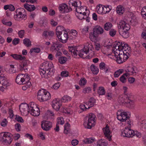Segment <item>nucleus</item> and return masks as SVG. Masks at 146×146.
Wrapping results in <instances>:
<instances>
[{
  "instance_id": "6",
  "label": "nucleus",
  "mask_w": 146,
  "mask_h": 146,
  "mask_svg": "<svg viewBox=\"0 0 146 146\" xmlns=\"http://www.w3.org/2000/svg\"><path fill=\"white\" fill-rule=\"evenodd\" d=\"M81 3L80 1L77 2L75 0H70L69 2L70 5H72L76 8V10L78 13H83L84 15H86V13L84 11H89L87 10L86 8H83L81 6Z\"/></svg>"
},
{
  "instance_id": "16",
  "label": "nucleus",
  "mask_w": 146,
  "mask_h": 146,
  "mask_svg": "<svg viewBox=\"0 0 146 146\" xmlns=\"http://www.w3.org/2000/svg\"><path fill=\"white\" fill-rule=\"evenodd\" d=\"M30 104V103L29 104L26 103H22L19 106V109L23 115L26 116L29 113Z\"/></svg>"
},
{
  "instance_id": "20",
  "label": "nucleus",
  "mask_w": 146,
  "mask_h": 146,
  "mask_svg": "<svg viewBox=\"0 0 146 146\" xmlns=\"http://www.w3.org/2000/svg\"><path fill=\"white\" fill-rule=\"evenodd\" d=\"M41 126L42 129L45 131H48L52 127V123L51 122L47 121H43L41 122Z\"/></svg>"
},
{
  "instance_id": "12",
  "label": "nucleus",
  "mask_w": 146,
  "mask_h": 146,
  "mask_svg": "<svg viewBox=\"0 0 146 146\" xmlns=\"http://www.w3.org/2000/svg\"><path fill=\"white\" fill-rule=\"evenodd\" d=\"M95 102L94 98H92L90 99L88 102L85 103L84 104H81L79 106L80 110L78 111L79 113H80L93 106L94 105Z\"/></svg>"
},
{
  "instance_id": "2",
  "label": "nucleus",
  "mask_w": 146,
  "mask_h": 146,
  "mask_svg": "<svg viewBox=\"0 0 146 146\" xmlns=\"http://www.w3.org/2000/svg\"><path fill=\"white\" fill-rule=\"evenodd\" d=\"M68 49L72 56L76 58L81 57L83 58L89 59L94 55L92 45L88 42L86 43L84 48L79 51L77 50L76 47L70 46Z\"/></svg>"
},
{
  "instance_id": "47",
  "label": "nucleus",
  "mask_w": 146,
  "mask_h": 146,
  "mask_svg": "<svg viewBox=\"0 0 146 146\" xmlns=\"http://www.w3.org/2000/svg\"><path fill=\"white\" fill-rule=\"evenodd\" d=\"M104 7H105V8L106 10H104V13L105 14L109 13L112 9V7L111 5H106L104 6Z\"/></svg>"
},
{
  "instance_id": "33",
  "label": "nucleus",
  "mask_w": 146,
  "mask_h": 146,
  "mask_svg": "<svg viewBox=\"0 0 146 146\" xmlns=\"http://www.w3.org/2000/svg\"><path fill=\"white\" fill-rule=\"evenodd\" d=\"M97 145L99 146H106L107 142L104 139H101L98 141L97 143Z\"/></svg>"
},
{
  "instance_id": "14",
  "label": "nucleus",
  "mask_w": 146,
  "mask_h": 146,
  "mask_svg": "<svg viewBox=\"0 0 146 146\" xmlns=\"http://www.w3.org/2000/svg\"><path fill=\"white\" fill-rule=\"evenodd\" d=\"M30 106L29 113L31 115L34 116H38L40 115V110L34 102H31Z\"/></svg>"
},
{
  "instance_id": "5",
  "label": "nucleus",
  "mask_w": 146,
  "mask_h": 146,
  "mask_svg": "<svg viewBox=\"0 0 146 146\" xmlns=\"http://www.w3.org/2000/svg\"><path fill=\"white\" fill-rule=\"evenodd\" d=\"M119 34L123 37L126 38L129 36L128 31L130 29V26L124 21H121L118 24Z\"/></svg>"
},
{
  "instance_id": "36",
  "label": "nucleus",
  "mask_w": 146,
  "mask_h": 146,
  "mask_svg": "<svg viewBox=\"0 0 146 146\" xmlns=\"http://www.w3.org/2000/svg\"><path fill=\"white\" fill-rule=\"evenodd\" d=\"M98 93L100 95H103L105 94L106 91L103 87L100 86L98 89Z\"/></svg>"
},
{
  "instance_id": "11",
  "label": "nucleus",
  "mask_w": 146,
  "mask_h": 146,
  "mask_svg": "<svg viewBox=\"0 0 146 146\" xmlns=\"http://www.w3.org/2000/svg\"><path fill=\"white\" fill-rule=\"evenodd\" d=\"M126 99L124 98L123 100H122V103H125L126 104V106L128 108L132 109L134 106V102L133 98V96L131 94H126L125 96Z\"/></svg>"
},
{
  "instance_id": "29",
  "label": "nucleus",
  "mask_w": 146,
  "mask_h": 146,
  "mask_svg": "<svg viewBox=\"0 0 146 146\" xmlns=\"http://www.w3.org/2000/svg\"><path fill=\"white\" fill-rule=\"evenodd\" d=\"M25 8L28 11H31L35 9V7L33 5H29L28 3H26L24 5Z\"/></svg>"
},
{
  "instance_id": "58",
  "label": "nucleus",
  "mask_w": 146,
  "mask_h": 146,
  "mask_svg": "<svg viewBox=\"0 0 146 146\" xmlns=\"http://www.w3.org/2000/svg\"><path fill=\"white\" fill-rule=\"evenodd\" d=\"M78 15H77V16L78 18V19L80 20H82L83 19H84L85 16H86V15H84L83 13H79Z\"/></svg>"
},
{
  "instance_id": "32",
  "label": "nucleus",
  "mask_w": 146,
  "mask_h": 146,
  "mask_svg": "<svg viewBox=\"0 0 146 146\" xmlns=\"http://www.w3.org/2000/svg\"><path fill=\"white\" fill-rule=\"evenodd\" d=\"M90 69L93 73L94 74H97L99 72L98 68L93 64L91 66Z\"/></svg>"
},
{
  "instance_id": "64",
  "label": "nucleus",
  "mask_w": 146,
  "mask_h": 146,
  "mask_svg": "<svg viewBox=\"0 0 146 146\" xmlns=\"http://www.w3.org/2000/svg\"><path fill=\"white\" fill-rule=\"evenodd\" d=\"M15 127L16 131H20L21 126L20 124H16L15 125Z\"/></svg>"
},
{
  "instance_id": "63",
  "label": "nucleus",
  "mask_w": 146,
  "mask_h": 146,
  "mask_svg": "<svg viewBox=\"0 0 146 146\" xmlns=\"http://www.w3.org/2000/svg\"><path fill=\"white\" fill-rule=\"evenodd\" d=\"M89 27L88 26H85L82 30L83 33L85 34L87 33L88 31Z\"/></svg>"
},
{
  "instance_id": "50",
  "label": "nucleus",
  "mask_w": 146,
  "mask_h": 146,
  "mask_svg": "<svg viewBox=\"0 0 146 146\" xmlns=\"http://www.w3.org/2000/svg\"><path fill=\"white\" fill-rule=\"evenodd\" d=\"M67 60V58L63 56L60 57L59 59V62L61 64L64 63Z\"/></svg>"
},
{
  "instance_id": "38",
  "label": "nucleus",
  "mask_w": 146,
  "mask_h": 146,
  "mask_svg": "<svg viewBox=\"0 0 146 146\" xmlns=\"http://www.w3.org/2000/svg\"><path fill=\"white\" fill-rule=\"evenodd\" d=\"M124 70L123 69H119L116 71L114 73V76L115 78L118 77L119 75L123 73Z\"/></svg>"
},
{
  "instance_id": "10",
  "label": "nucleus",
  "mask_w": 146,
  "mask_h": 146,
  "mask_svg": "<svg viewBox=\"0 0 146 146\" xmlns=\"http://www.w3.org/2000/svg\"><path fill=\"white\" fill-rule=\"evenodd\" d=\"M125 73L119 78L120 81L123 83L126 82L127 78H128L130 75H132L135 73L134 68L132 67H128L125 69Z\"/></svg>"
},
{
  "instance_id": "45",
  "label": "nucleus",
  "mask_w": 146,
  "mask_h": 146,
  "mask_svg": "<svg viewBox=\"0 0 146 146\" xmlns=\"http://www.w3.org/2000/svg\"><path fill=\"white\" fill-rule=\"evenodd\" d=\"M40 51L41 49L40 48H39L35 47L31 49L30 52V53H32L33 52L38 53L40 52Z\"/></svg>"
},
{
  "instance_id": "35",
  "label": "nucleus",
  "mask_w": 146,
  "mask_h": 146,
  "mask_svg": "<svg viewBox=\"0 0 146 146\" xmlns=\"http://www.w3.org/2000/svg\"><path fill=\"white\" fill-rule=\"evenodd\" d=\"M124 7L121 5L118 6L117 8V13L120 15L124 13Z\"/></svg>"
},
{
  "instance_id": "9",
  "label": "nucleus",
  "mask_w": 146,
  "mask_h": 146,
  "mask_svg": "<svg viewBox=\"0 0 146 146\" xmlns=\"http://www.w3.org/2000/svg\"><path fill=\"white\" fill-rule=\"evenodd\" d=\"M14 17L15 20L17 21L25 20L27 18L26 11L23 8L18 9L15 11Z\"/></svg>"
},
{
  "instance_id": "22",
  "label": "nucleus",
  "mask_w": 146,
  "mask_h": 146,
  "mask_svg": "<svg viewBox=\"0 0 146 146\" xmlns=\"http://www.w3.org/2000/svg\"><path fill=\"white\" fill-rule=\"evenodd\" d=\"M13 104L10 102L9 101L6 102L5 104V106L9 108V113L10 118H13L14 116L13 111L11 107L13 105Z\"/></svg>"
},
{
  "instance_id": "23",
  "label": "nucleus",
  "mask_w": 146,
  "mask_h": 146,
  "mask_svg": "<svg viewBox=\"0 0 146 146\" xmlns=\"http://www.w3.org/2000/svg\"><path fill=\"white\" fill-rule=\"evenodd\" d=\"M62 46V45L58 43H53L50 48V50L53 52H56L59 51Z\"/></svg>"
},
{
  "instance_id": "3",
  "label": "nucleus",
  "mask_w": 146,
  "mask_h": 146,
  "mask_svg": "<svg viewBox=\"0 0 146 146\" xmlns=\"http://www.w3.org/2000/svg\"><path fill=\"white\" fill-rule=\"evenodd\" d=\"M39 71L42 78H48L49 76L53 74L54 72L52 63L48 61L43 62L40 66Z\"/></svg>"
},
{
  "instance_id": "62",
  "label": "nucleus",
  "mask_w": 146,
  "mask_h": 146,
  "mask_svg": "<svg viewBox=\"0 0 146 146\" xmlns=\"http://www.w3.org/2000/svg\"><path fill=\"white\" fill-rule=\"evenodd\" d=\"M112 95L111 93H107L106 95V98L109 100H111L112 99Z\"/></svg>"
},
{
  "instance_id": "28",
  "label": "nucleus",
  "mask_w": 146,
  "mask_h": 146,
  "mask_svg": "<svg viewBox=\"0 0 146 146\" xmlns=\"http://www.w3.org/2000/svg\"><path fill=\"white\" fill-rule=\"evenodd\" d=\"M104 6L101 4H100L97 6L96 10L98 13L102 15L105 14L104 13Z\"/></svg>"
},
{
  "instance_id": "53",
  "label": "nucleus",
  "mask_w": 146,
  "mask_h": 146,
  "mask_svg": "<svg viewBox=\"0 0 146 146\" xmlns=\"http://www.w3.org/2000/svg\"><path fill=\"white\" fill-rule=\"evenodd\" d=\"M7 121L6 119H4L1 123V125L3 127H5L7 124Z\"/></svg>"
},
{
  "instance_id": "49",
  "label": "nucleus",
  "mask_w": 146,
  "mask_h": 146,
  "mask_svg": "<svg viewBox=\"0 0 146 146\" xmlns=\"http://www.w3.org/2000/svg\"><path fill=\"white\" fill-rule=\"evenodd\" d=\"M16 70L14 66L13 65H10V68L9 69V72L10 73H13L16 72Z\"/></svg>"
},
{
  "instance_id": "48",
  "label": "nucleus",
  "mask_w": 146,
  "mask_h": 146,
  "mask_svg": "<svg viewBox=\"0 0 146 146\" xmlns=\"http://www.w3.org/2000/svg\"><path fill=\"white\" fill-rule=\"evenodd\" d=\"M140 123V126L142 129H146V119L142 121Z\"/></svg>"
},
{
  "instance_id": "18",
  "label": "nucleus",
  "mask_w": 146,
  "mask_h": 146,
  "mask_svg": "<svg viewBox=\"0 0 146 146\" xmlns=\"http://www.w3.org/2000/svg\"><path fill=\"white\" fill-rule=\"evenodd\" d=\"M103 130L105 137L109 141H110L111 140L112 131L107 124L103 129Z\"/></svg>"
},
{
  "instance_id": "41",
  "label": "nucleus",
  "mask_w": 146,
  "mask_h": 146,
  "mask_svg": "<svg viewBox=\"0 0 146 146\" xmlns=\"http://www.w3.org/2000/svg\"><path fill=\"white\" fill-rule=\"evenodd\" d=\"M45 115L47 118H48L50 117L54 116V113L52 111L48 110L45 113Z\"/></svg>"
},
{
  "instance_id": "52",
  "label": "nucleus",
  "mask_w": 146,
  "mask_h": 146,
  "mask_svg": "<svg viewBox=\"0 0 146 146\" xmlns=\"http://www.w3.org/2000/svg\"><path fill=\"white\" fill-rule=\"evenodd\" d=\"M116 33V31L114 29H111L109 31V34L110 36L112 37L114 36Z\"/></svg>"
},
{
  "instance_id": "25",
  "label": "nucleus",
  "mask_w": 146,
  "mask_h": 146,
  "mask_svg": "<svg viewBox=\"0 0 146 146\" xmlns=\"http://www.w3.org/2000/svg\"><path fill=\"white\" fill-rule=\"evenodd\" d=\"M98 36L99 34H102L103 33L106 34V33L104 31L103 29L100 26L96 27L94 29L93 31Z\"/></svg>"
},
{
  "instance_id": "27",
  "label": "nucleus",
  "mask_w": 146,
  "mask_h": 146,
  "mask_svg": "<svg viewBox=\"0 0 146 146\" xmlns=\"http://www.w3.org/2000/svg\"><path fill=\"white\" fill-rule=\"evenodd\" d=\"M11 56L14 59L19 60H24L25 59V57L23 56L21 54H11Z\"/></svg>"
},
{
  "instance_id": "15",
  "label": "nucleus",
  "mask_w": 146,
  "mask_h": 146,
  "mask_svg": "<svg viewBox=\"0 0 146 146\" xmlns=\"http://www.w3.org/2000/svg\"><path fill=\"white\" fill-rule=\"evenodd\" d=\"M96 117L95 115L92 113H90L88 115V123L85 125L86 128L90 129L94 126L96 123Z\"/></svg>"
},
{
  "instance_id": "37",
  "label": "nucleus",
  "mask_w": 146,
  "mask_h": 146,
  "mask_svg": "<svg viewBox=\"0 0 146 146\" xmlns=\"http://www.w3.org/2000/svg\"><path fill=\"white\" fill-rule=\"evenodd\" d=\"M70 125L67 123L65 124L64 132L65 134H67L70 132Z\"/></svg>"
},
{
  "instance_id": "8",
  "label": "nucleus",
  "mask_w": 146,
  "mask_h": 146,
  "mask_svg": "<svg viewBox=\"0 0 146 146\" xmlns=\"http://www.w3.org/2000/svg\"><path fill=\"white\" fill-rule=\"evenodd\" d=\"M51 95L50 93L46 90H39L37 93V98L40 102H43L50 99Z\"/></svg>"
},
{
  "instance_id": "34",
  "label": "nucleus",
  "mask_w": 146,
  "mask_h": 146,
  "mask_svg": "<svg viewBox=\"0 0 146 146\" xmlns=\"http://www.w3.org/2000/svg\"><path fill=\"white\" fill-rule=\"evenodd\" d=\"M98 35L93 31V33H90L89 37L91 40L94 42L96 40Z\"/></svg>"
},
{
  "instance_id": "43",
  "label": "nucleus",
  "mask_w": 146,
  "mask_h": 146,
  "mask_svg": "<svg viewBox=\"0 0 146 146\" xmlns=\"http://www.w3.org/2000/svg\"><path fill=\"white\" fill-rule=\"evenodd\" d=\"M71 99V98L69 96H65L62 98L61 101L63 102H66L70 101Z\"/></svg>"
},
{
  "instance_id": "46",
  "label": "nucleus",
  "mask_w": 146,
  "mask_h": 146,
  "mask_svg": "<svg viewBox=\"0 0 146 146\" xmlns=\"http://www.w3.org/2000/svg\"><path fill=\"white\" fill-rule=\"evenodd\" d=\"M64 123V118L62 117H59L57 118V124L63 125Z\"/></svg>"
},
{
  "instance_id": "59",
  "label": "nucleus",
  "mask_w": 146,
  "mask_h": 146,
  "mask_svg": "<svg viewBox=\"0 0 146 146\" xmlns=\"http://www.w3.org/2000/svg\"><path fill=\"white\" fill-rule=\"evenodd\" d=\"M91 91V89L90 87H87L84 88L83 90L84 93L86 94L89 93Z\"/></svg>"
},
{
  "instance_id": "39",
  "label": "nucleus",
  "mask_w": 146,
  "mask_h": 146,
  "mask_svg": "<svg viewBox=\"0 0 146 146\" xmlns=\"http://www.w3.org/2000/svg\"><path fill=\"white\" fill-rule=\"evenodd\" d=\"M112 26V25L111 23L108 22L104 25V28L106 30L108 31L111 29Z\"/></svg>"
},
{
  "instance_id": "7",
  "label": "nucleus",
  "mask_w": 146,
  "mask_h": 146,
  "mask_svg": "<svg viewBox=\"0 0 146 146\" xmlns=\"http://www.w3.org/2000/svg\"><path fill=\"white\" fill-rule=\"evenodd\" d=\"M114 47V48H113L116 50H119L120 52L124 54V55H127L128 56L129 55L130 47L128 46L127 44L118 42L115 46Z\"/></svg>"
},
{
  "instance_id": "19",
  "label": "nucleus",
  "mask_w": 146,
  "mask_h": 146,
  "mask_svg": "<svg viewBox=\"0 0 146 146\" xmlns=\"http://www.w3.org/2000/svg\"><path fill=\"white\" fill-rule=\"evenodd\" d=\"M60 41L65 43L66 42L68 38H69L68 33L67 31H64L63 33L62 32L59 35H57Z\"/></svg>"
},
{
  "instance_id": "60",
  "label": "nucleus",
  "mask_w": 146,
  "mask_h": 146,
  "mask_svg": "<svg viewBox=\"0 0 146 146\" xmlns=\"http://www.w3.org/2000/svg\"><path fill=\"white\" fill-rule=\"evenodd\" d=\"M60 84L59 82H58L52 86V88L54 90L57 89L60 87Z\"/></svg>"
},
{
  "instance_id": "21",
  "label": "nucleus",
  "mask_w": 146,
  "mask_h": 146,
  "mask_svg": "<svg viewBox=\"0 0 146 146\" xmlns=\"http://www.w3.org/2000/svg\"><path fill=\"white\" fill-rule=\"evenodd\" d=\"M61 102L59 99H56L54 100L52 102V107L56 111H58L61 106Z\"/></svg>"
},
{
  "instance_id": "26",
  "label": "nucleus",
  "mask_w": 146,
  "mask_h": 146,
  "mask_svg": "<svg viewBox=\"0 0 146 146\" xmlns=\"http://www.w3.org/2000/svg\"><path fill=\"white\" fill-rule=\"evenodd\" d=\"M27 66V62L24 61L19 65V69L21 71H24L25 72H27L28 71Z\"/></svg>"
},
{
  "instance_id": "13",
  "label": "nucleus",
  "mask_w": 146,
  "mask_h": 146,
  "mask_svg": "<svg viewBox=\"0 0 146 146\" xmlns=\"http://www.w3.org/2000/svg\"><path fill=\"white\" fill-rule=\"evenodd\" d=\"M29 80L30 78L29 75L26 74H20L17 76L15 81L17 84L21 85L25 84Z\"/></svg>"
},
{
  "instance_id": "24",
  "label": "nucleus",
  "mask_w": 146,
  "mask_h": 146,
  "mask_svg": "<svg viewBox=\"0 0 146 146\" xmlns=\"http://www.w3.org/2000/svg\"><path fill=\"white\" fill-rule=\"evenodd\" d=\"M99 68L101 70H104L105 73H107L110 70V68L109 66L103 62H102L100 64Z\"/></svg>"
},
{
  "instance_id": "51",
  "label": "nucleus",
  "mask_w": 146,
  "mask_h": 146,
  "mask_svg": "<svg viewBox=\"0 0 146 146\" xmlns=\"http://www.w3.org/2000/svg\"><path fill=\"white\" fill-rule=\"evenodd\" d=\"M62 27L60 26H58L56 27V34L57 35H59L62 32L61 29Z\"/></svg>"
},
{
  "instance_id": "30",
  "label": "nucleus",
  "mask_w": 146,
  "mask_h": 146,
  "mask_svg": "<svg viewBox=\"0 0 146 146\" xmlns=\"http://www.w3.org/2000/svg\"><path fill=\"white\" fill-rule=\"evenodd\" d=\"M70 33L72 35H71L69 36V39H74L76 38L78 36V33L75 30L72 29L70 31Z\"/></svg>"
},
{
  "instance_id": "4",
  "label": "nucleus",
  "mask_w": 146,
  "mask_h": 146,
  "mask_svg": "<svg viewBox=\"0 0 146 146\" xmlns=\"http://www.w3.org/2000/svg\"><path fill=\"white\" fill-rule=\"evenodd\" d=\"M112 50L111 54L109 55V57L115 60L118 64L122 63L128 59L129 56L121 52L119 50H116L113 48Z\"/></svg>"
},
{
  "instance_id": "1",
  "label": "nucleus",
  "mask_w": 146,
  "mask_h": 146,
  "mask_svg": "<svg viewBox=\"0 0 146 146\" xmlns=\"http://www.w3.org/2000/svg\"><path fill=\"white\" fill-rule=\"evenodd\" d=\"M117 117L118 120L122 122L125 121L127 120L126 122L127 126L125 127L123 131L121 132V135L122 136L128 138L136 136L138 138H140L141 137V133L131 129L133 125L132 122L128 119L129 117L127 112L118 111L117 113Z\"/></svg>"
},
{
  "instance_id": "56",
  "label": "nucleus",
  "mask_w": 146,
  "mask_h": 146,
  "mask_svg": "<svg viewBox=\"0 0 146 146\" xmlns=\"http://www.w3.org/2000/svg\"><path fill=\"white\" fill-rule=\"evenodd\" d=\"M25 31L24 30H21L18 33L19 36L21 38H23L24 35Z\"/></svg>"
},
{
  "instance_id": "40",
  "label": "nucleus",
  "mask_w": 146,
  "mask_h": 146,
  "mask_svg": "<svg viewBox=\"0 0 146 146\" xmlns=\"http://www.w3.org/2000/svg\"><path fill=\"white\" fill-rule=\"evenodd\" d=\"M23 43L27 47H29L31 45V42L30 40L27 38H25L23 40Z\"/></svg>"
},
{
  "instance_id": "57",
  "label": "nucleus",
  "mask_w": 146,
  "mask_h": 146,
  "mask_svg": "<svg viewBox=\"0 0 146 146\" xmlns=\"http://www.w3.org/2000/svg\"><path fill=\"white\" fill-rule=\"evenodd\" d=\"M141 14L144 17H146V6L143 7L141 10Z\"/></svg>"
},
{
  "instance_id": "54",
  "label": "nucleus",
  "mask_w": 146,
  "mask_h": 146,
  "mask_svg": "<svg viewBox=\"0 0 146 146\" xmlns=\"http://www.w3.org/2000/svg\"><path fill=\"white\" fill-rule=\"evenodd\" d=\"M15 119L18 122L22 123L24 122V120L22 117L16 115L15 117Z\"/></svg>"
},
{
  "instance_id": "31",
  "label": "nucleus",
  "mask_w": 146,
  "mask_h": 146,
  "mask_svg": "<svg viewBox=\"0 0 146 146\" xmlns=\"http://www.w3.org/2000/svg\"><path fill=\"white\" fill-rule=\"evenodd\" d=\"M95 139L93 137H90L85 139L83 140V141L86 144L91 143L94 142Z\"/></svg>"
},
{
  "instance_id": "17",
  "label": "nucleus",
  "mask_w": 146,
  "mask_h": 146,
  "mask_svg": "<svg viewBox=\"0 0 146 146\" xmlns=\"http://www.w3.org/2000/svg\"><path fill=\"white\" fill-rule=\"evenodd\" d=\"M60 12L61 13H68L72 10V8L66 4L63 3L60 4L58 7Z\"/></svg>"
},
{
  "instance_id": "55",
  "label": "nucleus",
  "mask_w": 146,
  "mask_h": 146,
  "mask_svg": "<svg viewBox=\"0 0 146 146\" xmlns=\"http://www.w3.org/2000/svg\"><path fill=\"white\" fill-rule=\"evenodd\" d=\"M61 75L62 77H66L68 76L69 73L67 71H63L61 72Z\"/></svg>"
},
{
  "instance_id": "61",
  "label": "nucleus",
  "mask_w": 146,
  "mask_h": 146,
  "mask_svg": "<svg viewBox=\"0 0 146 146\" xmlns=\"http://www.w3.org/2000/svg\"><path fill=\"white\" fill-rule=\"evenodd\" d=\"M20 39L18 38H15L12 41V43L14 45L18 44L19 42Z\"/></svg>"
},
{
  "instance_id": "44",
  "label": "nucleus",
  "mask_w": 146,
  "mask_h": 146,
  "mask_svg": "<svg viewBox=\"0 0 146 146\" xmlns=\"http://www.w3.org/2000/svg\"><path fill=\"white\" fill-rule=\"evenodd\" d=\"M48 34L49 37H51L54 34V33L52 31H44L43 33V36H46V35Z\"/></svg>"
},
{
  "instance_id": "42",
  "label": "nucleus",
  "mask_w": 146,
  "mask_h": 146,
  "mask_svg": "<svg viewBox=\"0 0 146 146\" xmlns=\"http://www.w3.org/2000/svg\"><path fill=\"white\" fill-rule=\"evenodd\" d=\"M87 80L84 78H81L79 82V84L81 86H84L87 83Z\"/></svg>"
}]
</instances>
